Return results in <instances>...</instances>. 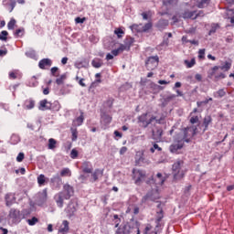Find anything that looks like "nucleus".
Segmentation results:
<instances>
[{
  "mask_svg": "<svg viewBox=\"0 0 234 234\" xmlns=\"http://www.w3.org/2000/svg\"><path fill=\"white\" fill-rule=\"evenodd\" d=\"M158 63H160V58H158V55L148 57L145 61V67L147 70H154V69L158 67Z\"/></svg>",
  "mask_w": 234,
  "mask_h": 234,
  "instance_id": "obj_5",
  "label": "nucleus"
},
{
  "mask_svg": "<svg viewBox=\"0 0 234 234\" xmlns=\"http://www.w3.org/2000/svg\"><path fill=\"white\" fill-rule=\"evenodd\" d=\"M52 67V59L50 58H42L38 62V68L41 69V70H48V69H50Z\"/></svg>",
  "mask_w": 234,
  "mask_h": 234,
  "instance_id": "obj_13",
  "label": "nucleus"
},
{
  "mask_svg": "<svg viewBox=\"0 0 234 234\" xmlns=\"http://www.w3.org/2000/svg\"><path fill=\"white\" fill-rule=\"evenodd\" d=\"M101 123L105 125H109L112 122V117L105 112L101 113Z\"/></svg>",
  "mask_w": 234,
  "mask_h": 234,
  "instance_id": "obj_24",
  "label": "nucleus"
},
{
  "mask_svg": "<svg viewBox=\"0 0 234 234\" xmlns=\"http://www.w3.org/2000/svg\"><path fill=\"white\" fill-rule=\"evenodd\" d=\"M7 36H8V31H6V30L2 31L0 33V40L6 41L8 39Z\"/></svg>",
  "mask_w": 234,
  "mask_h": 234,
  "instance_id": "obj_48",
  "label": "nucleus"
},
{
  "mask_svg": "<svg viewBox=\"0 0 234 234\" xmlns=\"http://www.w3.org/2000/svg\"><path fill=\"white\" fill-rule=\"evenodd\" d=\"M186 69H193V67H195V65H197V60L195 58H192L191 60H185L184 61Z\"/></svg>",
  "mask_w": 234,
  "mask_h": 234,
  "instance_id": "obj_29",
  "label": "nucleus"
},
{
  "mask_svg": "<svg viewBox=\"0 0 234 234\" xmlns=\"http://www.w3.org/2000/svg\"><path fill=\"white\" fill-rule=\"evenodd\" d=\"M78 156V151L76 149H72L70 152V158L75 160V158Z\"/></svg>",
  "mask_w": 234,
  "mask_h": 234,
  "instance_id": "obj_63",
  "label": "nucleus"
},
{
  "mask_svg": "<svg viewBox=\"0 0 234 234\" xmlns=\"http://www.w3.org/2000/svg\"><path fill=\"white\" fill-rule=\"evenodd\" d=\"M75 80H76V81H79V85H80V87H87V85L85 84V82H83V81H85V79H80V77H76L75 78Z\"/></svg>",
  "mask_w": 234,
  "mask_h": 234,
  "instance_id": "obj_57",
  "label": "nucleus"
},
{
  "mask_svg": "<svg viewBox=\"0 0 234 234\" xmlns=\"http://www.w3.org/2000/svg\"><path fill=\"white\" fill-rule=\"evenodd\" d=\"M182 17L184 19H197V11L186 10L183 13Z\"/></svg>",
  "mask_w": 234,
  "mask_h": 234,
  "instance_id": "obj_23",
  "label": "nucleus"
},
{
  "mask_svg": "<svg viewBox=\"0 0 234 234\" xmlns=\"http://www.w3.org/2000/svg\"><path fill=\"white\" fill-rule=\"evenodd\" d=\"M205 56H206V49H199L198 51L199 59H204Z\"/></svg>",
  "mask_w": 234,
  "mask_h": 234,
  "instance_id": "obj_60",
  "label": "nucleus"
},
{
  "mask_svg": "<svg viewBox=\"0 0 234 234\" xmlns=\"http://www.w3.org/2000/svg\"><path fill=\"white\" fill-rule=\"evenodd\" d=\"M8 218L13 224H19L23 220L21 211L17 208H11L9 210Z\"/></svg>",
  "mask_w": 234,
  "mask_h": 234,
  "instance_id": "obj_4",
  "label": "nucleus"
},
{
  "mask_svg": "<svg viewBox=\"0 0 234 234\" xmlns=\"http://www.w3.org/2000/svg\"><path fill=\"white\" fill-rule=\"evenodd\" d=\"M96 80L90 84V89H96L101 83V73L95 74Z\"/></svg>",
  "mask_w": 234,
  "mask_h": 234,
  "instance_id": "obj_25",
  "label": "nucleus"
},
{
  "mask_svg": "<svg viewBox=\"0 0 234 234\" xmlns=\"http://www.w3.org/2000/svg\"><path fill=\"white\" fill-rule=\"evenodd\" d=\"M133 43H134V38H133L131 37H127L124 39V45H126V47H128V48H131V47H133Z\"/></svg>",
  "mask_w": 234,
  "mask_h": 234,
  "instance_id": "obj_40",
  "label": "nucleus"
},
{
  "mask_svg": "<svg viewBox=\"0 0 234 234\" xmlns=\"http://www.w3.org/2000/svg\"><path fill=\"white\" fill-rule=\"evenodd\" d=\"M91 65L94 69H100L103 67V60H101V58H95L91 61Z\"/></svg>",
  "mask_w": 234,
  "mask_h": 234,
  "instance_id": "obj_27",
  "label": "nucleus"
},
{
  "mask_svg": "<svg viewBox=\"0 0 234 234\" xmlns=\"http://www.w3.org/2000/svg\"><path fill=\"white\" fill-rule=\"evenodd\" d=\"M50 72H51V76H53V78H59V68L53 67V68H51Z\"/></svg>",
  "mask_w": 234,
  "mask_h": 234,
  "instance_id": "obj_37",
  "label": "nucleus"
},
{
  "mask_svg": "<svg viewBox=\"0 0 234 234\" xmlns=\"http://www.w3.org/2000/svg\"><path fill=\"white\" fill-rule=\"evenodd\" d=\"M23 32H25V29H23V28L16 29L15 32L16 37H19V36H21V34H23Z\"/></svg>",
  "mask_w": 234,
  "mask_h": 234,
  "instance_id": "obj_64",
  "label": "nucleus"
},
{
  "mask_svg": "<svg viewBox=\"0 0 234 234\" xmlns=\"http://www.w3.org/2000/svg\"><path fill=\"white\" fill-rule=\"evenodd\" d=\"M54 200H55L58 207H63V204L66 200L63 192L57 193L54 197Z\"/></svg>",
  "mask_w": 234,
  "mask_h": 234,
  "instance_id": "obj_16",
  "label": "nucleus"
},
{
  "mask_svg": "<svg viewBox=\"0 0 234 234\" xmlns=\"http://www.w3.org/2000/svg\"><path fill=\"white\" fill-rule=\"evenodd\" d=\"M5 206L10 207L16 204V196L12 193L6 194L5 197Z\"/></svg>",
  "mask_w": 234,
  "mask_h": 234,
  "instance_id": "obj_19",
  "label": "nucleus"
},
{
  "mask_svg": "<svg viewBox=\"0 0 234 234\" xmlns=\"http://www.w3.org/2000/svg\"><path fill=\"white\" fill-rule=\"evenodd\" d=\"M36 202L37 206H43L47 202V189L37 194Z\"/></svg>",
  "mask_w": 234,
  "mask_h": 234,
  "instance_id": "obj_15",
  "label": "nucleus"
},
{
  "mask_svg": "<svg viewBox=\"0 0 234 234\" xmlns=\"http://www.w3.org/2000/svg\"><path fill=\"white\" fill-rule=\"evenodd\" d=\"M213 122V118H211L210 115H206L203 119V131L204 133H206V131H207V129H209V125L210 123Z\"/></svg>",
  "mask_w": 234,
  "mask_h": 234,
  "instance_id": "obj_21",
  "label": "nucleus"
},
{
  "mask_svg": "<svg viewBox=\"0 0 234 234\" xmlns=\"http://www.w3.org/2000/svg\"><path fill=\"white\" fill-rule=\"evenodd\" d=\"M47 182V177L45 175L41 174L37 176V184L38 186H45V183Z\"/></svg>",
  "mask_w": 234,
  "mask_h": 234,
  "instance_id": "obj_33",
  "label": "nucleus"
},
{
  "mask_svg": "<svg viewBox=\"0 0 234 234\" xmlns=\"http://www.w3.org/2000/svg\"><path fill=\"white\" fill-rule=\"evenodd\" d=\"M75 67L76 69H85L86 67H89V60L83 59L81 61H77Z\"/></svg>",
  "mask_w": 234,
  "mask_h": 234,
  "instance_id": "obj_26",
  "label": "nucleus"
},
{
  "mask_svg": "<svg viewBox=\"0 0 234 234\" xmlns=\"http://www.w3.org/2000/svg\"><path fill=\"white\" fill-rule=\"evenodd\" d=\"M30 209L29 208H24L22 211H20V216H22L23 218H27V217H30Z\"/></svg>",
  "mask_w": 234,
  "mask_h": 234,
  "instance_id": "obj_41",
  "label": "nucleus"
},
{
  "mask_svg": "<svg viewBox=\"0 0 234 234\" xmlns=\"http://www.w3.org/2000/svg\"><path fill=\"white\" fill-rule=\"evenodd\" d=\"M90 182H91V184H94V182H98V180H100V178L103 176V170L96 168L93 172L90 173Z\"/></svg>",
  "mask_w": 234,
  "mask_h": 234,
  "instance_id": "obj_11",
  "label": "nucleus"
},
{
  "mask_svg": "<svg viewBox=\"0 0 234 234\" xmlns=\"http://www.w3.org/2000/svg\"><path fill=\"white\" fill-rule=\"evenodd\" d=\"M151 229H153V226H151V224H147L145 229H144V234H153V231H151Z\"/></svg>",
  "mask_w": 234,
  "mask_h": 234,
  "instance_id": "obj_54",
  "label": "nucleus"
},
{
  "mask_svg": "<svg viewBox=\"0 0 234 234\" xmlns=\"http://www.w3.org/2000/svg\"><path fill=\"white\" fill-rule=\"evenodd\" d=\"M176 98V95L175 94H170V95H167L165 98V101H173V100H175Z\"/></svg>",
  "mask_w": 234,
  "mask_h": 234,
  "instance_id": "obj_59",
  "label": "nucleus"
},
{
  "mask_svg": "<svg viewBox=\"0 0 234 234\" xmlns=\"http://www.w3.org/2000/svg\"><path fill=\"white\" fill-rule=\"evenodd\" d=\"M84 21H87V18H85V17H80V16H78V17H76L75 18V23L77 24V25H83V22Z\"/></svg>",
  "mask_w": 234,
  "mask_h": 234,
  "instance_id": "obj_56",
  "label": "nucleus"
},
{
  "mask_svg": "<svg viewBox=\"0 0 234 234\" xmlns=\"http://www.w3.org/2000/svg\"><path fill=\"white\" fill-rule=\"evenodd\" d=\"M38 109L39 111H51L52 102H49L47 99H44L40 101Z\"/></svg>",
  "mask_w": 234,
  "mask_h": 234,
  "instance_id": "obj_17",
  "label": "nucleus"
},
{
  "mask_svg": "<svg viewBox=\"0 0 234 234\" xmlns=\"http://www.w3.org/2000/svg\"><path fill=\"white\" fill-rule=\"evenodd\" d=\"M70 131H71V140L72 142H76V140H78V129L71 127Z\"/></svg>",
  "mask_w": 234,
  "mask_h": 234,
  "instance_id": "obj_36",
  "label": "nucleus"
},
{
  "mask_svg": "<svg viewBox=\"0 0 234 234\" xmlns=\"http://www.w3.org/2000/svg\"><path fill=\"white\" fill-rule=\"evenodd\" d=\"M82 173H86L87 175H90V173H92L94 171V168L92 167V163L90 161H84L81 165Z\"/></svg>",
  "mask_w": 234,
  "mask_h": 234,
  "instance_id": "obj_18",
  "label": "nucleus"
},
{
  "mask_svg": "<svg viewBox=\"0 0 234 234\" xmlns=\"http://www.w3.org/2000/svg\"><path fill=\"white\" fill-rule=\"evenodd\" d=\"M113 221H114V224H115V228H120V224L122 222V219L120 218L118 214L113 215Z\"/></svg>",
  "mask_w": 234,
  "mask_h": 234,
  "instance_id": "obj_45",
  "label": "nucleus"
},
{
  "mask_svg": "<svg viewBox=\"0 0 234 234\" xmlns=\"http://www.w3.org/2000/svg\"><path fill=\"white\" fill-rule=\"evenodd\" d=\"M144 178H145V172L138 169L133 170V180H134L135 186H142Z\"/></svg>",
  "mask_w": 234,
  "mask_h": 234,
  "instance_id": "obj_6",
  "label": "nucleus"
},
{
  "mask_svg": "<svg viewBox=\"0 0 234 234\" xmlns=\"http://www.w3.org/2000/svg\"><path fill=\"white\" fill-rule=\"evenodd\" d=\"M36 106V101H34V100L30 99L26 101V109H34V107Z\"/></svg>",
  "mask_w": 234,
  "mask_h": 234,
  "instance_id": "obj_39",
  "label": "nucleus"
},
{
  "mask_svg": "<svg viewBox=\"0 0 234 234\" xmlns=\"http://www.w3.org/2000/svg\"><path fill=\"white\" fill-rule=\"evenodd\" d=\"M153 28V23L152 22H148L146 23L143 27L141 32H149V30H151Z\"/></svg>",
  "mask_w": 234,
  "mask_h": 234,
  "instance_id": "obj_43",
  "label": "nucleus"
},
{
  "mask_svg": "<svg viewBox=\"0 0 234 234\" xmlns=\"http://www.w3.org/2000/svg\"><path fill=\"white\" fill-rule=\"evenodd\" d=\"M50 182L53 189H61V186H63V179L58 174L51 177Z\"/></svg>",
  "mask_w": 234,
  "mask_h": 234,
  "instance_id": "obj_10",
  "label": "nucleus"
},
{
  "mask_svg": "<svg viewBox=\"0 0 234 234\" xmlns=\"http://www.w3.org/2000/svg\"><path fill=\"white\" fill-rule=\"evenodd\" d=\"M219 69L221 70H226V71L229 70L231 69V62L226 61L225 65L221 66Z\"/></svg>",
  "mask_w": 234,
  "mask_h": 234,
  "instance_id": "obj_49",
  "label": "nucleus"
},
{
  "mask_svg": "<svg viewBox=\"0 0 234 234\" xmlns=\"http://www.w3.org/2000/svg\"><path fill=\"white\" fill-rule=\"evenodd\" d=\"M164 182H165V177L162 175V173H157L155 178L151 177L146 181V184H154L155 186H164Z\"/></svg>",
  "mask_w": 234,
  "mask_h": 234,
  "instance_id": "obj_8",
  "label": "nucleus"
},
{
  "mask_svg": "<svg viewBox=\"0 0 234 234\" xmlns=\"http://www.w3.org/2000/svg\"><path fill=\"white\" fill-rule=\"evenodd\" d=\"M118 49H119V52H121V53L125 50H127V51L131 50V48L128 46H126V44H121L120 47L118 48Z\"/></svg>",
  "mask_w": 234,
  "mask_h": 234,
  "instance_id": "obj_55",
  "label": "nucleus"
},
{
  "mask_svg": "<svg viewBox=\"0 0 234 234\" xmlns=\"http://www.w3.org/2000/svg\"><path fill=\"white\" fill-rule=\"evenodd\" d=\"M114 34H116L117 37H122V36H123V34H125V32H123L122 30V28H117L115 31H114Z\"/></svg>",
  "mask_w": 234,
  "mask_h": 234,
  "instance_id": "obj_58",
  "label": "nucleus"
},
{
  "mask_svg": "<svg viewBox=\"0 0 234 234\" xmlns=\"http://www.w3.org/2000/svg\"><path fill=\"white\" fill-rule=\"evenodd\" d=\"M197 126L187 127L184 131V136L181 139H176L174 144L169 146L170 153L176 154L184 147V144H189L191 138L197 134Z\"/></svg>",
  "mask_w": 234,
  "mask_h": 234,
  "instance_id": "obj_1",
  "label": "nucleus"
},
{
  "mask_svg": "<svg viewBox=\"0 0 234 234\" xmlns=\"http://www.w3.org/2000/svg\"><path fill=\"white\" fill-rule=\"evenodd\" d=\"M27 222L29 226H36V224L39 222V219H37L36 217H33L31 219H27Z\"/></svg>",
  "mask_w": 234,
  "mask_h": 234,
  "instance_id": "obj_50",
  "label": "nucleus"
},
{
  "mask_svg": "<svg viewBox=\"0 0 234 234\" xmlns=\"http://www.w3.org/2000/svg\"><path fill=\"white\" fill-rule=\"evenodd\" d=\"M115 234H125V226L123 228L118 227L117 230L115 231Z\"/></svg>",
  "mask_w": 234,
  "mask_h": 234,
  "instance_id": "obj_62",
  "label": "nucleus"
},
{
  "mask_svg": "<svg viewBox=\"0 0 234 234\" xmlns=\"http://www.w3.org/2000/svg\"><path fill=\"white\" fill-rule=\"evenodd\" d=\"M226 96V90L220 89L218 91L214 92L215 98H224Z\"/></svg>",
  "mask_w": 234,
  "mask_h": 234,
  "instance_id": "obj_34",
  "label": "nucleus"
},
{
  "mask_svg": "<svg viewBox=\"0 0 234 234\" xmlns=\"http://www.w3.org/2000/svg\"><path fill=\"white\" fill-rule=\"evenodd\" d=\"M23 160H25V154L19 153L18 155L16 156V162H23Z\"/></svg>",
  "mask_w": 234,
  "mask_h": 234,
  "instance_id": "obj_61",
  "label": "nucleus"
},
{
  "mask_svg": "<svg viewBox=\"0 0 234 234\" xmlns=\"http://www.w3.org/2000/svg\"><path fill=\"white\" fill-rule=\"evenodd\" d=\"M207 5H209V0H197V6L198 8H204Z\"/></svg>",
  "mask_w": 234,
  "mask_h": 234,
  "instance_id": "obj_35",
  "label": "nucleus"
},
{
  "mask_svg": "<svg viewBox=\"0 0 234 234\" xmlns=\"http://www.w3.org/2000/svg\"><path fill=\"white\" fill-rule=\"evenodd\" d=\"M132 85L128 82H126L125 84H122L121 87H120V91L121 92H124V90H129V89H132Z\"/></svg>",
  "mask_w": 234,
  "mask_h": 234,
  "instance_id": "obj_46",
  "label": "nucleus"
},
{
  "mask_svg": "<svg viewBox=\"0 0 234 234\" xmlns=\"http://www.w3.org/2000/svg\"><path fill=\"white\" fill-rule=\"evenodd\" d=\"M76 211H78V202L71 200L66 208V213H68L69 217H74Z\"/></svg>",
  "mask_w": 234,
  "mask_h": 234,
  "instance_id": "obj_12",
  "label": "nucleus"
},
{
  "mask_svg": "<svg viewBox=\"0 0 234 234\" xmlns=\"http://www.w3.org/2000/svg\"><path fill=\"white\" fill-rule=\"evenodd\" d=\"M9 1V6H10V10L9 12H13L14 9L16 8V5H17V0H8Z\"/></svg>",
  "mask_w": 234,
  "mask_h": 234,
  "instance_id": "obj_51",
  "label": "nucleus"
},
{
  "mask_svg": "<svg viewBox=\"0 0 234 234\" xmlns=\"http://www.w3.org/2000/svg\"><path fill=\"white\" fill-rule=\"evenodd\" d=\"M57 144H58V141H56V139L54 138L48 139V149H51V150L56 149Z\"/></svg>",
  "mask_w": 234,
  "mask_h": 234,
  "instance_id": "obj_30",
  "label": "nucleus"
},
{
  "mask_svg": "<svg viewBox=\"0 0 234 234\" xmlns=\"http://www.w3.org/2000/svg\"><path fill=\"white\" fill-rule=\"evenodd\" d=\"M65 80H67V74L60 75L56 79L57 85H63V83H65Z\"/></svg>",
  "mask_w": 234,
  "mask_h": 234,
  "instance_id": "obj_32",
  "label": "nucleus"
},
{
  "mask_svg": "<svg viewBox=\"0 0 234 234\" xmlns=\"http://www.w3.org/2000/svg\"><path fill=\"white\" fill-rule=\"evenodd\" d=\"M137 120L139 126H141L143 129H147V127H149V125H151L153 122L156 120V117L154 115H149V113H143L137 118Z\"/></svg>",
  "mask_w": 234,
  "mask_h": 234,
  "instance_id": "obj_3",
  "label": "nucleus"
},
{
  "mask_svg": "<svg viewBox=\"0 0 234 234\" xmlns=\"http://www.w3.org/2000/svg\"><path fill=\"white\" fill-rule=\"evenodd\" d=\"M85 121V117L83 116V112L80 113L79 117H77L72 122L73 127H80V125H83V122Z\"/></svg>",
  "mask_w": 234,
  "mask_h": 234,
  "instance_id": "obj_22",
  "label": "nucleus"
},
{
  "mask_svg": "<svg viewBox=\"0 0 234 234\" xmlns=\"http://www.w3.org/2000/svg\"><path fill=\"white\" fill-rule=\"evenodd\" d=\"M60 176H72V171H70V168H62L60 171Z\"/></svg>",
  "mask_w": 234,
  "mask_h": 234,
  "instance_id": "obj_28",
  "label": "nucleus"
},
{
  "mask_svg": "<svg viewBox=\"0 0 234 234\" xmlns=\"http://www.w3.org/2000/svg\"><path fill=\"white\" fill-rule=\"evenodd\" d=\"M14 27H16V19L12 18L7 24V28L8 30H14Z\"/></svg>",
  "mask_w": 234,
  "mask_h": 234,
  "instance_id": "obj_52",
  "label": "nucleus"
},
{
  "mask_svg": "<svg viewBox=\"0 0 234 234\" xmlns=\"http://www.w3.org/2000/svg\"><path fill=\"white\" fill-rule=\"evenodd\" d=\"M65 196L66 200H69L71 197H74V186H70L69 183H66L63 186V191H60Z\"/></svg>",
  "mask_w": 234,
  "mask_h": 234,
  "instance_id": "obj_9",
  "label": "nucleus"
},
{
  "mask_svg": "<svg viewBox=\"0 0 234 234\" xmlns=\"http://www.w3.org/2000/svg\"><path fill=\"white\" fill-rule=\"evenodd\" d=\"M26 56L27 58H31V59H36V58H37V55L36 54V50L34 49H30L29 51H27Z\"/></svg>",
  "mask_w": 234,
  "mask_h": 234,
  "instance_id": "obj_42",
  "label": "nucleus"
},
{
  "mask_svg": "<svg viewBox=\"0 0 234 234\" xmlns=\"http://www.w3.org/2000/svg\"><path fill=\"white\" fill-rule=\"evenodd\" d=\"M162 218H164V210H160L159 212H157V217L155 219V229H154V231H152V233L154 234H158V229L162 226Z\"/></svg>",
  "mask_w": 234,
  "mask_h": 234,
  "instance_id": "obj_14",
  "label": "nucleus"
},
{
  "mask_svg": "<svg viewBox=\"0 0 234 234\" xmlns=\"http://www.w3.org/2000/svg\"><path fill=\"white\" fill-rule=\"evenodd\" d=\"M155 123H158L159 125H164L165 123V116L162 115L159 119H156L155 117Z\"/></svg>",
  "mask_w": 234,
  "mask_h": 234,
  "instance_id": "obj_53",
  "label": "nucleus"
},
{
  "mask_svg": "<svg viewBox=\"0 0 234 234\" xmlns=\"http://www.w3.org/2000/svg\"><path fill=\"white\" fill-rule=\"evenodd\" d=\"M29 87H37L39 85V82L37 81V78L36 76H33L29 82H28Z\"/></svg>",
  "mask_w": 234,
  "mask_h": 234,
  "instance_id": "obj_38",
  "label": "nucleus"
},
{
  "mask_svg": "<svg viewBox=\"0 0 234 234\" xmlns=\"http://www.w3.org/2000/svg\"><path fill=\"white\" fill-rule=\"evenodd\" d=\"M200 119H198L197 115H190V123L195 125V123H199Z\"/></svg>",
  "mask_w": 234,
  "mask_h": 234,
  "instance_id": "obj_47",
  "label": "nucleus"
},
{
  "mask_svg": "<svg viewBox=\"0 0 234 234\" xmlns=\"http://www.w3.org/2000/svg\"><path fill=\"white\" fill-rule=\"evenodd\" d=\"M155 151H158V153L162 152V147H160L156 143H154L153 147L150 148V153L154 154Z\"/></svg>",
  "mask_w": 234,
  "mask_h": 234,
  "instance_id": "obj_44",
  "label": "nucleus"
},
{
  "mask_svg": "<svg viewBox=\"0 0 234 234\" xmlns=\"http://www.w3.org/2000/svg\"><path fill=\"white\" fill-rule=\"evenodd\" d=\"M156 28L162 32V30H165L167 27H169V20L167 19H160L155 24Z\"/></svg>",
  "mask_w": 234,
  "mask_h": 234,
  "instance_id": "obj_20",
  "label": "nucleus"
},
{
  "mask_svg": "<svg viewBox=\"0 0 234 234\" xmlns=\"http://www.w3.org/2000/svg\"><path fill=\"white\" fill-rule=\"evenodd\" d=\"M220 28V26L218 24H211V28L208 31V36H213Z\"/></svg>",
  "mask_w": 234,
  "mask_h": 234,
  "instance_id": "obj_31",
  "label": "nucleus"
},
{
  "mask_svg": "<svg viewBox=\"0 0 234 234\" xmlns=\"http://www.w3.org/2000/svg\"><path fill=\"white\" fill-rule=\"evenodd\" d=\"M172 171L174 175V180H182V178L186 176V170H184V161H176L172 165Z\"/></svg>",
  "mask_w": 234,
  "mask_h": 234,
  "instance_id": "obj_2",
  "label": "nucleus"
},
{
  "mask_svg": "<svg viewBox=\"0 0 234 234\" xmlns=\"http://www.w3.org/2000/svg\"><path fill=\"white\" fill-rule=\"evenodd\" d=\"M158 198H160V193L158 192V189H153L149 191L144 197H143L142 202L143 204H145L147 200L154 202V200H158Z\"/></svg>",
  "mask_w": 234,
  "mask_h": 234,
  "instance_id": "obj_7",
  "label": "nucleus"
}]
</instances>
